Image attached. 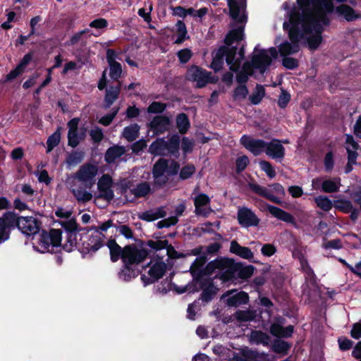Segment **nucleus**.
<instances>
[{"label": "nucleus", "instance_id": "1", "mask_svg": "<svg viewBox=\"0 0 361 361\" xmlns=\"http://www.w3.org/2000/svg\"><path fill=\"white\" fill-rule=\"evenodd\" d=\"M298 11L290 14L289 22L283 28L289 29L291 42H284L279 47L281 56L299 51V43L307 44L310 49H317L322 41L324 26H328L334 10L333 0H297Z\"/></svg>", "mask_w": 361, "mask_h": 361}, {"label": "nucleus", "instance_id": "2", "mask_svg": "<svg viewBox=\"0 0 361 361\" xmlns=\"http://www.w3.org/2000/svg\"><path fill=\"white\" fill-rule=\"evenodd\" d=\"M228 6L231 16L238 25L226 35L225 45L214 54L210 67L216 72L222 68L224 60L229 69L236 72L244 58V46L242 45L240 48L238 46L244 39V27L247 20L245 3L244 0H228Z\"/></svg>", "mask_w": 361, "mask_h": 361}, {"label": "nucleus", "instance_id": "3", "mask_svg": "<svg viewBox=\"0 0 361 361\" xmlns=\"http://www.w3.org/2000/svg\"><path fill=\"white\" fill-rule=\"evenodd\" d=\"M180 169L178 161L171 158H159L153 165L152 173L154 185L160 188L166 185L170 178L177 175Z\"/></svg>", "mask_w": 361, "mask_h": 361}, {"label": "nucleus", "instance_id": "4", "mask_svg": "<svg viewBox=\"0 0 361 361\" xmlns=\"http://www.w3.org/2000/svg\"><path fill=\"white\" fill-rule=\"evenodd\" d=\"M79 236L80 238H77V245L75 247V249H78L83 255L94 254L105 245L104 234L89 233L87 228L80 233Z\"/></svg>", "mask_w": 361, "mask_h": 361}, {"label": "nucleus", "instance_id": "5", "mask_svg": "<svg viewBox=\"0 0 361 361\" xmlns=\"http://www.w3.org/2000/svg\"><path fill=\"white\" fill-rule=\"evenodd\" d=\"M62 231L61 229L51 228L49 231L43 230L40 234L39 245L42 252L56 253L61 247Z\"/></svg>", "mask_w": 361, "mask_h": 361}, {"label": "nucleus", "instance_id": "6", "mask_svg": "<svg viewBox=\"0 0 361 361\" xmlns=\"http://www.w3.org/2000/svg\"><path fill=\"white\" fill-rule=\"evenodd\" d=\"M61 225L66 233V241L63 244V250L71 252L75 250V247L77 245L78 235H80V233L85 230V228L80 227L75 218L61 221Z\"/></svg>", "mask_w": 361, "mask_h": 361}, {"label": "nucleus", "instance_id": "7", "mask_svg": "<svg viewBox=\"0 0 361 361\" xmlns=\"http://www.w3.org/2000/svg\"><path fill=\"white\" fill-rule=\"evenodd\" d=\"M178 135H173L168 140L157 138L149 145L148 152L154 156H164L178 151L180 142Z\"/></svg>", "mask_w": 361, "mask_h": 361}, {"label": "nucleus", "instance_id": "8", "mask_svg": "<svg viewBox=\"0 0 361 361\" xmlns=\"http://www.w3.org/2000/svg\"><path fill=\"white\" fill-rule=\"evenodd\" d=\"M258 47L257 46L254 49L252 66L253 68L263 73L271 64L272 58L277 57L278 51L274 47L268 49H259Z\"/></svg>", "mask_w": 361, "mask_h": 361}, {"label": "nucleus", "instance_id": "9", "mask_svg": "<svg viewBox=\"0 0 361 361\" xmlns=\"http://www.w3.org/2000/svg\"><path fill=\"white\" fill-rule=\"evenodd\" d=\"M150 252L147 248H138L135 244L127 245L124 246L122 262L134 266L137 265L147 259Z\"/></svg>", "mask_w": 361, "mask_h": 361}, {"label": "nucleus", "instance_id": "10", "mask_svg": "<svg viewBox=\"0 0 361 361\" xmlns=\"http://www.w3.org/2000/svg\"><path fill=\"white\" fill-rule=\"evenodd\" d=\"M98 173V167L90 163H85L80 166L74 175V178L83 183L87 188H92L95 183V177Z\"/></svg>", "mask_w": 361, "mask_h": 361}, {"label": "nucleus", "instance_id": "11", "mask_svg": "<svg viewBox=\"0 0 361 361\" xmlns=\"http://www.w3.org/2000/svg\"><path fill=\"white\" fill-rule=\"evenodd\" d=\"M232 269L233 262L226 258H218L209 262L206 268L208 274H212L216 270L218 274L223 272L220 276V279L223 281H226L229 279Z\"/></svg>", "mask_w": 361, "mask_h": 361}, {"label": "nucleus", "instance_id": "12", "mask_svg": "<svg viewBox=\"0 0 361 361\" xmlns=\"http://www.w3.org/2000/svg\"><path fill=\"white\" fill-rule=\"evenodd\" d=\"M41 222L36 218L30 216H20V221L18 224V229L27 236L35 235L39 233Z\"/></svg>", "mask_w": 361, "mask_h": 361}, {"label": "nucleus", "instance_id": "13", "mask_svg": "<svg viewBox=\"0 0 361 361\" xmlns=\"http://www.w3.org/2000/svg\"><path fill=\"white\" fill-rule=\"evenodd\" d=\"M240 142L246 149L255 156H259L265 152L267 142L263 140L255 139L247 135H243Z\"/></svg>", "mask_w": 361, "mask_h": 361}, {"label": "nucleus", "instance_id": "14", "mask_svg": "<svg viewBox=\"0 0 361 361\" xmlns=\"http://www.w3.org/2000/svg\"><path fill=\"white\" fill-rule=\"evenodd\" d=\"M239 224L244 228L258 226L259 219L253 211L247 207H240L237 212Z\"/></svg>", "mask_w": 361, "mask_h": 361}, {"label": "nucleus", "instance_id": "15", "mask_svg": "<svg viewBox=\"0 0 361 361\" xmlns=\"http://www.w3.org/2000/svg\"><path fill=\"white\" fill-rule=\"evenodd\" d=\"M167 265L165 262L160 261L156 262L149 269V277L145 275L141 276V279L145 286L154 283L159 279L162 278L166 271Z\"/></svg>", "mask_w": 361, "mask_h": 361}, {"label": "nucleus", "instance_id": "16", "mask_svg": "<svg viewBox=\"0 0 361 361\" xmlns=\"http://www.w3.org/2000/svg\"><path fill=\"white\" fill-rule=\"evenodd\" d=\"M118 53L113 49H107L106 61L109 66V75L113 80L120 82L118 79L121 77V64L116 61L118 58Z\"/></svg>", "mask_w": 361, "mask_h": 361}, {"label": "nucleus", "instance_id": "17", "mask_svg": "<svg viewBox=\"0 0 361 361\" xmlns=\"http://www.w3.org/2000/svg\"><path fill=\"white\" fill-rule=\"evenodd\" d=\"M264 153L269 157L281 161L285 157V148L281 140L273 139L269 142H267Z\"/></svg>", "mask_w": 361, "mask_h": 361}, {"label": "nucleus", "instance_id": "18", "mask_svg": "<svg viewBox=\"0 0 361 361\" xmlns=\"http://www.w3.org/2000/svg\"><path fill=\"white\" fill-rule=\"evenodd\" d=\"M211 75V73L195 66L189 69L187 77L189 80L196 81L197 87H202L212 82Z\"/></svg>", "mask_w": 361, "mask_h": 361}, {"label": "nucleus", "instance_id": "19", "mask_svg": "<svg viewBox=\"0 0 361 361\" xmlns=\"http://www.w3.org/2000/svg\"><path fill=\"white\" fill-rule=\"evenodd\" d=\"M170 125L169 118L166 116H156L148 124L154 135H159L168 130Z\"/></svg>", "mask_w": 361, "mask_h": 361}, {"label": "nucleus", "instance_id": "20", "mask_svg": "<svg viewBox=\"0 0 361 361\" xmlns=\"http://www.w3.org/2000/svg\"><path fill=\"white\" fill-rule=\"evenodd\" d=\"M336 13L348 22L361 19V11L354 10L347 4H341L336 8Z\"/></svg>", "mask_w": 361, "mask_h": 361}, {"label": "nucleus", "instance_id": "21", "mask_svg": "<svg viewBox=\"0 0 361 361\" xmlns=\"http://www.w3.org/2000/svg\"><path fill=\"white\" fill-rule=\"evenodd\" d=\"M235 290L228 291L222 298H227L226 303L230 307H238L239 305L246 304L248 302V295L245 292H239L234 295L233 294Z\"/></svg>", "mask_w": 361, "mask_h": 361}, {"label": "nucleus", "instance_id": "22", "mask_svg": "<svg viewBox=\"0 0 361 361\" xmlns=\"http://www.w3.org/2000/svg\"><path fill=\"white\" fill-rule=\"evenodd\" d=\"M121 83L118 82L116 85H110L106 89L104 98V108L109 109L117 100L121 93Z\"/></svg>", "mask_w": 361, "mask_h": 361}, {"label": "nucleus", "instance_id": "23", "mask_svg": "<svg viewBox=\"0 0 361 361\" xmlns=\"http://www.w3.org/2000/svg\"><path fill=\"white\" fill-rule=\"evenodd\" d=\"M125 153L126 148L124 146L113 145L106 149L104 154V161L109 164H113Z\"/></svg>", "mask_w": 361, "mask_h": 361}, {"label": "nucleus", "instance_id": "24", "mask_svg": "<svg viewBox=\"0 0 361 361\" xmlns=\"http://www.w3.org/2000/svg\"><path fill=\"white\" fill-rule=\"evenodd\" d=\"M250 188L255 193L269 200L274 203L280 204L281 202L280 199L273 194L272 190L270 188V185L268 188H266L257 184L252 183L250 184Z\"/></svg>", "mask_w": 361, "mask_h": 361}, {"label": "nucleus", "instance_id": "25", "mask_svg": "<svg viewBox=\"0 0 361 361\" xmlns=\"http://www.w3.org/2000/svg\"><path fill=\"white\" fill-rule=\"evenodd\" d=\"M106 245L109 249L110 259L112 262H116L119 259H122L124 255V247H121L113 238L108 240Z\"/></svg>", "mask_w": 361, "mask_h": 361}, {"label": "nucleus", "instance_id": "26", "mask_svg": "<svg viewBox=\"0 0 361 361\" xmlns=\"http://www.w3.org/2000/svg\"><path fill=\"white\" fill-rule=\"evenodd\" d=\"M0 222L3 224L6 228H7L10 231L13 230L14 228H18V224L20 221V216L15 212H6L3 214L2 217H0Z\"/></svg>", "mask_w": 361, "mask_h": 361}, {"label": "nucleus", "instance_id": "27", "mask_svg": "<svg viewBox=\"0 0 361 361\" xmlns=\"http://www.w3.org/2000/svg\"><path fill=\"white\" fill-rule=\"evenodd\" d=\"M140 272L134 265L123 263V267L118 272V277L125 281H130L132 279L136 278Z\"/></svg>", "mask_w": 361, "mask_h": 361}, {"label": "nucleus", "instance_id": "28", "mask_svg": "<svg viewBox=\"0 0 361 361\" xmlns=\"http://www.w3.org/2000/svg\"><path fill=\"white\" fill-rule=\"evenodd\" d=\"M230 251L232 253L246 259H251L254 257L252 252L249 247H243L235 240H233L231 243Z\"/></svg>", "mask_w": 361, "mask_h": 361}, {"label": "nucleus", "instance_id": "29", "mask_svg": "<svg viewBox=\"0 0 361 361\" xmlns=\"http://www.w3.org/2000/svg\"><path fill=\"white\" fill-rule=\"evenodd\" d=\"M267 208L269 212L276 219H280L286 223H294L293 216L290 214L285 212L284 210L270 204H268L267 206Z\"/></svg>", "mask_w": 361, "mask_h": 361}, {"label": "nucleus", "instance_id": "30", "mask_svg": "<svg viewBox=\"0 0 361 361\" xmlns=\"http://www.w3.org/2000/svg\"><path fill=\"white\" fill-rule=\"evenodd\" d=\"M271 334L277 337H290L293 332V326L289 325L283 328L281 324L274 323L270 327Z\"/></svg>", "mask_w": 361, "mask_h": 361}, {"label": "nucleus", "instance_id": "31", "mask_svg": "<svg viewBox=\"0 0 361 361\" xmlns=\"http://www.w3.org/2000/svg\"><path fill=\"white\" fill-rule=\"evenodd\" d=\"M341 185V178L338 177L324 179L322 190L326 193L336 192L338 191Z\"/></svg>", "mask_w": 361, "mask_h": 361}, {"label": "nucleus", "instance_id": "32", "mask_svg": "<svg viewBox=\"0 0 361 361\" xmlns=\"http://www.w3.org/2000/svg\"><path fill=\"white\" fill-rule=\"evenodd\" d=\"M137 198L144 197L152 192L151 186L148 182L144 181L138 183L135 188L130 190Z\"/></svg>", "mask_w": 361, "mask_h": 361}, {"label": "nucleus", "instance_id": "33", "mask_svg": "<svg viewBox=\"0 0 361 361\" xmlns=\"http://www.w3.org/2000/svg\"><path fill=\"white\" fill-rule=\"evenodd\" d=\"M250 341L255 344H262L267 346L270 342V337L262 331H255L250 335Z\"/></svg>", "mask_w": 361, "mask_h": 361}, {"label": "nucleus", "instance_id": "34", "mask_svg": "<svg viewBox=\"0 0 361 361\" xmlns=\"http://www.w3.org/2000/svg\"><path fill=\"white\" fill-rule=\"evenodd\" d=\"M173 274V273L170 274V276L169 277L170 278V281H168V279H166L164 282L161 283L160 286H158V290H159V292L162 293H166L168 291L172 289V287H173L176 293L177 294H180V286H176L171 281Z\"/></svg>", "mask_w": 361, "mask_h": 361}, {"label": "nucleus", "instance_id": "35", "mask_svg": "<svg viewBox=\"0 0 361 361\" xmlns=\"http://www.w3.org/2000/svg\"><path fill=\"white\" fill-rule=\"evenodd\" d=\"M217 288L212 283L202 286V299L204 302L210 301L217 292Z\"/></svg>", "mask_w": 361, "mask_h": 361}, {"label": "nucleus", "instance_id": "36", "mask_svg": "<svg viewBox=\"0 0 361 361\" xmlns=\"http://www.w3.org/2000/svg\"><path fill=\"white\" fill-rule=\"evenodd\" d=\"M123 135L128 142L135 140L139 136V126L135 124L134 126L126 127L123 130Z\"/></svg>", "mask_w": 361, "mask_h": 361}, {"label": "nucleus", "instance_id": "37", "mask_svg": "<svg viewBox=\"0 0 361 361\" xmlns=\"http://www.w3.org/2000/svg\"><path fill=\"white\" fill-rule=\"evenodd\" d=\"M71 192L79 202L85 203L90 201L92 198V193L82 188L72 189Z\"/></svg>", "mask_w": 361, "mask_h": 361}, {"label": "nucleus", "instance_id": "38", "mask_svg": "<svg viewBox=\"0 0 361 361\" xmlns=\"http://www.w3.org/2000/svg\"><path fill=\"white\" fill-rule=\"evenodd\" d=\"M61 140L60 128L51 134L47 140V152H50L55 147H56Z\"/></svg>", "mask_w": 361, "mask_h": 361}, {"label": "nucleus", "instance_id": "39", "mask_svg": "<svg viewBox=\"0 0 361 361\" xmlns=\"http://www.w3.org/2000/svg\"><path fill=\"white\" fill-rule=\"evenodd\" d=\"M265 95V90L262 85H257L252 94L250 96V100L252 104H259Z\"/></svg>", "mask_w": 361, "mask_h": 361}, {"label": "nucleus", "instance_id": "40", "mask_svg": "<svg viewBox=\"0 0 361 361\" xmlns=\"http://www.w3.org/2000/svg\"><path fill=\"white\" fill-rule=\"evenodd\" d=\"M208 11L207 8H202L199 10H195L192 8H189L188 9H184L182 8V18H185L187 16H191L194 18H201L204 16Z\"/></svg>", "mask_w": 361, "mask_h": 361}, {"label": "nucleus", "instance_id": "41", "mask_svg": "<svg viewBox=\"0 0 361 361\" xmlns=\"http://www.w3.org/2000/svg\"><path fill=\"white\" fill-rule=\"evenodd\" d=\"M314 202L318 207L326 212L329 211L333 207L331 200L326 196L317 197L314 199Z\"/></svg>", "mask_w": 361, "mask_h": 361}, {"label": "nucleus", "instance_id": "42", "mask_svg": "<svg viewBox=\"0 0 361 361\" xmlns=\"http://www.w3.org/2000/svg\"><path fill=\"white\" fill-rule=\"evenodd\" d=\"M168 240H149L147 241V246L150 247L152 251L158 252L161 250H164L166 247H167Z\"/></svg>", "mask_w": 361, "mask_h": 361}, {"label": "nucleus", "instance_id": "43", "mask_svg": "<svg viewBox=\"0 0 361 361\" xmlns=\"http://www.w3.org/2000/svg\"><path fill=\"white\" fill-rule=\"evenodd\" d=\"M290 348V345L283 341H275L272 345V350L277 353L286 354Z\"/></svg>", "mask_w": 361, "mask_h": 361}, {"label": "nucleus", "instance_id": "44", "mask_svg": "<svg viewBox=\"0 0 361 361\" xmlns=\"http://www.w3.org/2000/svg\"><path fill=\"white\" fill-rule=\"evenodd\" d=\"M119 107L113 108L111 113L104 115L99 119V123L104 126H109L111 123L113 119L117 115Z\"/></svg>", "mask_w": 361, "mask_h": 361}, {"label": "nucleus", "instance_id": "45", "mask_svg": "<svg viewBox=\"0 0 361 361\" xmlns=\"http://www.w3.org/2000/svg\"><path fill=\"white\" fill-rule=\"evenodd\" d=\"M335 207L345 213H348L353 210V205L349 200H338L335 202Z\"/></svg>", "mask_w": 361, "mask_h": 361}, {"label": "nucleus", "instance_id": "46", "mask_svg": "<svg viewBox=\"0 0 361 361\" xmlns=\"http://www.w3.org/2000/svg\"><path fill=\"white\" fill-rule=\"evenodd\" d=\"M259 164L261 169L267 175L269 178H274L276 176V171L269 161H260Z\"/></svg>", "mask_w": 361, "mask_h": 361}, {"label": "nucleus", "instance_id": "47", "mask_svg": "<svg viewBox=\"0 0 361 361\" xmlns=\"http://www.w3.org/2000/svg\"><path fill=\"white\" fill-rule=\"evenodd\" d=\"M166 105L160 102H152L147 108V111L152 114H161L166 109Z\"/></svg>", "mask_w": 361, "mask_h": 361}, {"label": "nucleus", "instance_id": "48", "mask_svg": "<svg viewBox=\"0 0 361 361\" xmlns=\"http://www.w3.org/2000/svg\"><path fill=\"white\" fill-rule=\"evenodd\" d=\"M235 317L239 322H248L253 320L255 315L252 312L248 310H239L235 312Z\"/></svg>", "mask_w": 361, "mask_h": 361}, {"label": "nucleus", "instance_id": "49", "mask_svg": "<svg viewBox=\"0 0 361 361\" xmlns=\"http://www.w3.org/2000/svg\"><path fill=\"white\" fill-rule=\"evenodd\" d=\"M80 42H81L82 46L86 44V40L83 39L82 32H77L71 36L68 41L66 42L65 45L68 47L74 46Z\"/></svg>", "mask_w": 361, "mask_h": 361}, {"label": "nucleus", "instance_id": "50", "mask_svg": "<svg viewBox=\"0 0 361 361\" xmlns=\"http://www.w3.org/2000/svg\"><path fill=\"white\" fill-rule=\"evenodd\" d=\"M89 134L94 143H99L104 138L102 129L99 126H95L90 130Z\"/></svg>", "mask_w": 361, "mask_h": 361}, {"label": "nucleus", "instance_id": "51", "mask_svg": "<svg viewBox=\"0 0 361 361\" xmlns=\"http://www.w3.org/2000/svg\"><path fill=\"white\" fill-rule=\"evenodd\" d=\"M99 194L96 196V199H104L110 202L114 198V193L111 188H103L99 190Z\"/></svg>", "mask_w": 361, "mask_h": 361}, {"label": "nucleus", "instance_id": "52", "mask_svg": "<svg viewBox=\"0 0 361 361\" xmlns=\"http://www.w3.org/2000/svg\"><path fill=\"white\" fill-rule=\"evenodd\" d=\"M83 160L82 152H73L66 158V163L68 165L78 164Z\"/></svg>", "mask_w": 361, "mask_h": 361}, {"label": "nucleus", "instance_id": "53", "mask_svg": "<svg viewBox=\"0 0 361 361\" xmlns=\"http://www.w3.org/2000/svg\"><path fill=\"white\" fill-rule=\"evenodd\" d=\"M113 184L112 178L109 174H104L97 183L98 190L111 188Z\"/></svg>", "mask_w": 361, "mask_h": 361}, {"label": "nucleus", "instance_id": "54", "mask_svg": "<svg viewBox=\"0 0 361 361\" xmlns=\"http://www.w3.org/2000/svg\"><path fill=\"white\" fill-rule=\"evenodd\" d=\"M80 138L78 135V130L75 131H68V145L71 147H76L79 142H80Z\"/></svg>", "mask_w": 361, "mask_h": 361}, {"label": "nucleus", "instance_id": "55", "mask_svg": "<svg viewBox=\"0 0 361 361\" xmlns=\"http://www.w3.org/2000/svg\"><path fill=\"white\" fill-rule=\"evenodd\" d=\"M195 147V141L188 137H182V152L184 154L191 153Z\"/></svg>", "mask_w": 361, "mask_h": 361}, {"label": "nucleus", "instance_id": "56", "mask_svg": "<svg viewBox=\"0 0 361 361\" xmlns=\"http://www.w3.org/2000/svg\"><path fill=\"white\" fill-rule=\"evenodd\" d=\"M108 25V21L105 18H99L91 21L89 26L97 30H102L106 28Z\"/></svg>", "mask_w": 361, "mask_h": 361}, {"label": "nucleus", "instance_id": "57", "mask_svg": "<svg viewBox=\"0 0 361 361\" xmlns=\"http://www.w3.org/2000/svg\"><path fill=\"white\" fill-rule=\"evenodd\" d=\"M248 94V90L245 85H240L235 88L233 93L235 99H243L246 97Z\"/></svg>", "mask_w": 361, "mask_h": 361}, {"label": "nucleus", "instance_id": "58", "mask_svg": "<svg viewBox=\"0 0 361 361\" xmlns=\"http://www.w3.org/2000/svg\"><path fill=\"white\" fill-rule=\"evenodd\" d=\"M248 63H245L243 66V71L245 73H240L236 76V80L239 83H244L247 81L248 78V75H250L252 73V70L248 67Z\"/></svg>", "mask_w": 361, "mask_h": 361}, {"label": "nucleus", "instance_id": "59", "mask_svg": "<svg viewBox=\"0 0 361 361\" xmlns=\"http://www.w3.org/2000/svg\"><path fill=\"white\" fill-rule=\"evenodd\" d=\"M177 222V216H171L169 218L159 221L157 226L159 228H169L171 226L175 225Z\"/></svg>", "mask_w": 361, "mask_h": 361}, {"label": "nucleus", "instance_id": "60", "mask_svg": "<svg viewBox=\"0 0 361 361\" xmlns=\"http://www.w3.org/2000/svg\"><path fill=\"white\" fill-rule=\"evenodd\" d=\"M147 147L146 140L144 139H140L136 142H135L132 146L131 149L133 153L135 154H138L140 152H142Z\"/></svg>", "mask_w": 361, "mask_h": 361}, {"label": "nucleus", "instance_id": "61", "mask_svg": "<svg viewBox=\"0 0 361 361\" xmlns=\"http://www.w3.org/2000/svg\"><path fill=\"white\" fill-rule=\"evenodd\" d=\"M249 162V159L245 155L238 157L235 162L237 171H243L247 167Z\"/></svg>", "mask_w": 361, "mask_h": 361}, {"label": "nucleus", "instance_id": "62", "mask_svg": "<svg viewBox=\"0 0 361 361\" xmlns=\"http://www.w3.org/2000/svg\"><path fill=\"white\" fill-rule=\"evenodd\" d=\"M209 198L204 194L198 195L195 200V206L196 207L209 206Z\"/></svg>", "mask_w": 361, "mask_h": 361}, {"label": "nucleus", "instance_id": "63", "mask_svg": "<svg viewBox=\"0 0 361 361\" xmlns=\"http://www.w3.org/2000/svg\"><path fill=\"white\" fill-rule=\"evenodd\" d=\"M253 274V267L252 266L241 267L238 271V276L243 279L250 278Z\"/></svg>", "mask_w": 361, "mask_h": 361}, {"label": "nucleus", "instance_id": "64", "mask_svg": "<svg viewBox=\"0 0 361 361\" xmlns=\"http://www.w3.org/2000/svg\"><path fill=\"white\" fill-rule=\"evenodd\" d=\"M139 218L143 221L148 222L153 221L157 219V216L153 210H147L139 215Z\"/></svg>", "mask_w": 361, "mask_h": 361}]
</instances>
